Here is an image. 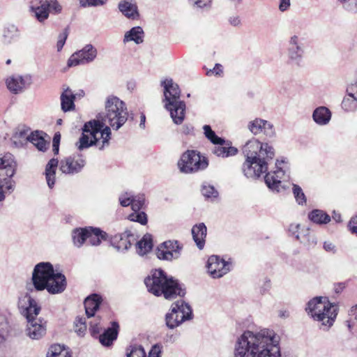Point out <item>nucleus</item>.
Wrapping results in <instances>:
<instances>
[{"label": "nucleus", "instance_id": "obj_1", "mask_svg": "<svg viewBox=\"0 0 357 357\" xmlns=\"http://www.w3.org/2000/svg\"><path fill=\"white\" fill-rule=\"evenodd\" d=\"M279 342L272 330L245 331L234 343L233 357H282Z\"/></svg>", "mask_w": 357, "mask_h": 357}, {"label": "nucleus", "instance_id": "obj_2", "mask_svg": "<svg viewBox=\"0 0 357 357\" xmlns=\"http://www.w3.org/2000/svg\"><path fill=\"white\" fill-rule=\"evenodd\" d=\"M242 151L245 157L242 171L248 178L257 179L266 173L268 165L275 156V151L272 145L261 142L255 138L248 141Z\"/></svg>", "mask_w": 357, "mask_h": 357}, {"label": "nucleus", "instance_id": "obj_3", "mask_svg": "<svg viewBox=\"0 0 357 357\" xmlns=\"http://www.w3.org/2000/svg\"><path fill=\"white\" fill-rule=\"evenodd\" d=\"M31 283L36 291L47 290L50 294L62 293L66 288L65 275L54 271L50 262L37 264L32 272Z\"/></svg>", "mask_w": 357, "mask_h": 357}, {"label": "nucleus", "instance_id": "obj_4", "mask_svg": "<svg viewBox=\"0 0 357 357\" xmlns=\"http://www.w3.org/2000/svg\"><path fill=\"white\" fill-rule=\"evenodd\" d=\"M149 292L156 296H163L165 298L172 300L177 296L183 297L185 289L177 280L168 277L162 269H155L151 275L144 280Z\"/></svg>", "mask_w": 357, "mask_h": 357}, {"label": "nucleus", "instance_id": "obj_5", "mask_svg": "<svg viewBox=\"0 0 357 357\" xmlns=\"http://www.w3.org/2000/svg\"><path fill=\"white\" fill-rule=\"evenodd\" d=\"M110 139V128L99 119L91 120L84 123L76 146L78 150L82 151L96 145L99 150H103L109 146Z\"/></svg>", "mask_w": 357, "mask_h": 357}, {"label": "nucleus", "instance_id": "obj_6", "mask_svg": "<svg viewBox=\"0 0 357 357\" xmlns=\"http://www.w3.org/2000/svg\"><path fill=\"white\" fill-rule=\"evenodd\" d=\"M18 308L27 320L26 335L33 340L41 338L46 333V322L36 318L40 311L37 302L25 294L19 298Z\"/></svg>", "mask_w": 357, "mask_h": 357}, {"label": "nucleus", "instance_id": "obj_7", "mask_svg": "<svg viewBox=\"0 0 357 357\" xmlns=\"http://www.w3.org/2000/svg\"><path fill=\"white\" fill-rule=\"evenodd\" d=\"M305 311L314 321L320 324L321 330L326 331L335 322L337 306L330 303L326 297H314L307 302Z\"/></svg>", "mask_w": 357, "mask_h": 357}, {"label": "nucleus", "instance_id": "obj_8", "mask_svg": "<svg viewBox=\"0 0 357 357\" xmlns=\"http://www.w3.org/2000/svg\"><path fill=\"white\" fill-rule=\"evenodd\" d=\"M86 165L84 157L79 153L67 156L59 162L57 159L52 158L47 164L45 167V178L47 185L52 188L56 180V171L59 166L61 172L65 174L75 175L83 169Z\"/></svg>", "mask_w": 357, "mask_h": 357}, {"label": "nucleus", "instance_id": "obj_9", "mask_svg": "<svg viewBox=\"0 0 357 357\" xmlns=\"http://www.w3.org/2000/svg\"><path fill=\"white\" fill-rule=\"evenodd\" d=\"M161 84L164 88L165 107L169 112L173 122L181 125L185 119L186 106L181 100L179 86L171 78L165 79Z\"/></svg>", "mask_w": 357, "mask_h": 357}, {"label": "nucleus", "instance_id": "obj_10", "mask_svg": "<svg viewBox=\"0 0 357 357\" xmlns=\"http://www.w3.org/2000/svg\"><path fill=\"white\" fill-rule=\"evenodd\" d=\"M98 119L108 123L112 129L118 130L128 119V112L123 101L118 97L110 96L105 102V114H99Z\"/></svg>", "mask_w": 357, "mask_h": 357}, {"label": "nucleus", "instance_id": "obj_11", "mask_svg": "<svg viewBox=\"0 0 357 357\" xmlns=\"http://www.w3.org/2000/svg\"><path fill=\"white\" fill-rule=\"evenodd\" d=\"M16 163L13 155L7 153L0 156V202L10 194L14 188L12 177L15 172Z\"/></svg>", "mask_w": 357, "mask_h": 357}, {"label": "nucleus", "instance_id": "obj_12", "mask_svg": "<svg viewBox=\"0 0 357 357\" xmlns=\"http://www.w3.org/2000/svg\"><path fill=\"white\" fill-rule=\"evenodd\" d=\"M192 319V311L190 306L181 300L172 303L169 312L165 315V323L169 328L174 329Z\"/></svg>", "mask_w": 357, "mask_h": 357}, {"label": "nucleus", "instance_id": "obj_13", "mask_svg": "<svg viewBox=\"0 0 357 357\" xmlns=\"http://www.w3.org/2000/svg\"><path fill=\"white\" fill-rule=\"evenodd\" d=\"M208 165L205 157H202L199 152L188 150L183 153L178 162L180 171L185 174H192L206 169Z\"/></svg>", "mask_w": 357, "mask_h": 357}, {"label": "nucleus", "instance_id": "obj_14", "mask_svg": "<svg viewBox=\"0 0 357 357\" xmlns=\"http://www.w3.org/2000/svg\"><path fill=\"white\" fill-rule=\"evenodd\" d=\"M289 167L288 161L284 158L277 159L275 170L266 173L264 181L267 187L273 192H279L281 189L282 180L289 178Z\"/></svg>", "mask_w": 357, "mask_h": 357}, {"label": "nucleus", "instance_id": "obj_15", "mask_svg": "<svg viewBox=\"0 0 357 357\" xmlns=\"http://www.w3.org/2000/svg\"><path fill=\"white\" fill-rule=\"evenodd\" d=\"M98 50L91 44H86L80 50L73 53L68 60V66L73 67L80 64L92 63L97 57Z\"/></svg>", "mask_w": 357, "mask_h": 357}, {"label": "nucleus", "instance_id": "obj_16", "mask_svg": "<svg viewBox=\"0 0 357 357\" xmlns=\"http://www.w3.org/2000/svg\"><path fill=\"white\" fill-rule=\"evenodd\" d=\"M183 246L178 241H166L162 243L156 250V256L159 259L172 261L181 256Z\"/></svg>", "mask_w": 357, "mask_h": 357}, {"label": "nucleus", "instance_id": "obj_17", "mask_svg": "<svg viewBox=\"0 0 357 357\" xmlns=\"http://www.w3.org/2000/svg\"><path fill=\"white\" fill-rule=\"evenodd\" d=\"M206 268L210 276L217 279L228 273L231 271V264L219 256L211 255L208 259Z\"/></svg>", "mask_w": 357, "mask_h": 357}, {"label": "nucleus", "instance_id": "obj_18", "mask_svg": "<svg viewBox=\"0 0 357 357\" xmlns=\"http://www.w3.org/2000/svg\"><path fill=\"white\" fill-rule=\"evenodd\" d=\"M288 59L290 62L299 65L305 54V46L303 39L297 35L290 37L287 49Z\"/></svg>", "mask_w": 357, "mask_h": 357}, {"label": "nucleus", "instance_id": "obj_19", "mask_svg": "<svg viewBox=\"0 0 357 357\" xmlns=\"http://www.w3.org/2000/svg\"><path fill=\"white\" fill-rule=\"evenodd\" d=\"M32 84V77L29 75H13L6 79V84L8 91L13 94L22 93L24 89Z\"/></svg>", "mask_w": 357, "mask_h": 357}, {"label": "nucleus", "instance_id": "obj_20", "mask_svg": "<svg viewBox=\"0 0 357 357\" xmlns=\"http://www.w3.org/2000/svg\"><path fill=\"white\" fill-rule=\"evenodd\" d=\"M248 129L255 135L264 133L266 137L272 138L275 136L274 126L270 121L256 118L248 124Z\"/></svg>", "mask_w": 357, "mask_h": 357}, {"label": "nucleus", "instance_id": "obj_21", "mask_svg": "<svg viewBox=\"0 0 357 357\" xmlns=\"http://www.w3.org/2000/svg\"><path fill=\"white\" fill-rule=\"evenodd\" d=\"M341 107L347 112L357 109V81L347 88V96L343 98Z\"/></svg>", "mask_w": 357, "mask_h": 357}, {"label": "nucleus", "instance_id": "obj_22", "mask_svg": "<svg viewBox=\"0 0 357 357\" xmlns=\"http://www.w3.org/2000/svg\"><path fill=\"white\" fill-rule=\"evenodd\" d=\"M20 36V31L17 26L14 24H6L2 29L1 41L3 45H8L15 43Z\"/></svg>", "mask_w": 357, "mask_h": 357}, {"label": "nucleus", "instance_id": "obj_23", "mask_svg": "<svg viewBox=\"0 0 357 357\" xmlns=\"http://www.w3.org/2000/svg\"><path fill=\"white\" fill-rule=\"evenodd\" d=\"M214 145L212 153L218 157L228 158L235 155L238 153V149L231 146V143L224 139L223 142L215 143Z\"/></svg>", "mask_w": 357, "mask_h": 357}, {"label": "nucleus", "instance_id": "obj_24", "mask_svg": "<svg viewBox=\"0 0 357 357\" xmlns=\"http://www.w3.org/2000/svg\"><path fill=\"white\" fill-rule=\"evenodd\" d=\"M119 325L116 321H112L111 326L105 329L102 334L99 335L100 342L106 347L110 346L117 338Z\"/></svg>", "mask_w": 357, "mask_h": 357}, {"label": "nucleus", "instance_id": "obj_25", "mask_svg": "<svg viewBox=\"0 0 357 357\" xmlns=\"http://www.w3.org/2000/svg\"><path fill=\"white\" fill-rule=\"evenodd\" d=\"M192 235L194 241L199 250L204 248L205 238L206 237L207 229L204 223L201 222L195 225L192 228Z\"/></svg>", "mask_w": 357, "mask_h": 357}, {"label": "nucleus", "instance_id": "obj_26", "mask_svg": "<svg viewBox=\"0 0 357 357\" xmlns=\"http://www.w3.org/2000/svg\"><path fill=\"white\" fill-rule=\"evenodd\" d=\"M102 302L100 296L94 294L88 296L84 301L86 314L89 318L95 315L96 312L99 309Z\"/></svg>", "mask_w": 357, "mask_h": 357}, {"label": "nucleus", "instance_id": "obj_27", "mask_svg": "<svg viewBox=\"0 0 357 357\" xmlns=\"http://www.w3.org/2000/svg\"><path fill=\"white\" fill-rule=\"evenodd\" d=\"M144 32L141 26H137L132 27L125 33L123 42L126 44L132 41L135 44L139 45L144 42Z\"/></svg>", "mask_w": 357, "mask_h": 357}, {"label": "nucleus", "instance_id": "obj_28", "mask_svg": "<svg viewBox=\"0 0 357 357\" xmlns=\"http://www.w3.org/2000/svg\"><path fill=\"white\" fill-rule=\"evenodd\" d=\"M119 9L127 18L137 20L139 18L137 6L128 0H124L119 3Z\"/></svg>", "mask_w": 357, "mask_h": 357}, {"label": "nucleus", "instance_id": "obj_29", "mask_svg": "<svg viewBox=\"0 0 357 357\" xmlns=\"http://www.w3.org/2000/svg\"><path fill=\"white\" fill-rule=\"evenodd\" d=\"M331 112L326 107L321 106L316 108L312 114V119L319 126L327 125L331 119Z\"/></svg>", "mask_w": 357, "mask_h": 357}, {"label": "nucleus", "instance_id": "obj_30", "mask_svg": "<svg viewBox=\"0 0 357 357\" xmlns=\"http://www.w3.org/2000/svg\"><path fill=\"white\" fill-rule=\"evenodd\" d=\"M130 236H132L130 232L126 231L112 236L110 240L117 250H128L132 244L130 241L128 240V237Z\"/></svg>", "mask_w": 357, "mask_h": 357}, {"label": "nucleus", "instance_id": "obj_31", "mask_svg": "<svg viewBox=\"0 0 357 357\" xmlns=\"http://www.w3.org/2000/svg\"><path fill=\"white\" fill-rule=\"evenodd\" d=\"M87 240L93 246L99 245L102 240H106L108 234L99 228L89 227Z\"/></svg>", "mask_w": 357, "mask_h": 357}, {"label": "nucleus", "instance_id": "obj_32", "mask_svg": "<svg viewBox=\"0 0 357 357\" xmlns=\"http://www.w3.org/2000/svg\"><path fill=\"white\" fill-rule=\"evenodd\" d=\"M31 131L30 130V128L25 126H19L13 136V140L14 144L16 146H22L26 142H28L29 138L30 137Z\"/></svg>", "mask_w": 357, "mask_h": 357}, {"label": "nucleus", "instance_id": "obj_33", "mask_svg": "<svg viewBox=\"0 0 357 357\" xmlns=\"http://www.w3.org/2000/svg\"><path fill=\"white\" fill-rule=\"evenodd\" d=\"M75 99V94L71 89L67 88L61 95V109L65 112L74 109Z\"/></svg>", "mask_w": 357, "mask_h": 357}, {"label": "nucleus", "instance_id": "obj_34", "mask_svg": "<svg viewBox=\"0 0 357 357\" xmlns=\"http://www.w3.org/2000/svg\"><path fill=\"white\" fill-rule=\"evenodd\" d=\"M308 218L312 222L318 225L327 224L331 221V217L326 212L319 209H314L308 214Z\"/></svg>", "mask_w": 357, "mask_h": 357}, {"label": "nucleus", "instance_id": "obj_35", "mask_svg": "<svg viewBox=\"0 0 357 357\" xmlns=\"http://www.w3.org/2000/svg\"><path fill=\"white\" fill-rule=\"evenodd\" d=\"M88 230L89 227L77 228L73 230V242L76 247L80 248L87 240V234L89 235Z\"/></svg>", "mask_w": 357, "mask_h": 357}, {"label": "nucleus", "instance_id": "obj_36", "mask_svg": "<svg viewBox=\"0 0 357 357\" xmlns=\"http://www.w3.org/2000/svg\"><path fill=\"white\" fill-rule=\"evenodd\" d=\"M153 241L151 235L145 234L143 238L137 243V252L140 255H144L151 250Z\"/></svg>", "mask_w": 357, "mask_h": 357}, {"label": "nucleus", "instance_id": "obj_37", "mask_svg": "<svg viewBox=\"0 0 357 357\" xmlns=\"http://www.w3.org/2000/svg\"><path fill=\"white\" fill-rule=\"evenodd\" d=\"M40 5L38 6H31V10L34 13L36 18L40 22H43L46 20L49 17V10L47 7V4L45 1H40Z\"/></svg>", "mask_w": 357, "mask_h": 357}, {"label": "nucleus", "instance_id": "obj_38", "mask_svg": "<svg viewBox=\"0 0 357 357\" xmlns=\"http://www.w3.org/2000/svg\"><path fill=\"white\" fill-rule=\"evenodd\" d=\"M47 357H70V354L64 345L56 344L50 347Z\"/></svg>", "mask_w": 357, "mask_h": 357}, {"label": "nucleus", "instance_id": "obj_39", "mask_svg": "<svg viewBox=\"0 0 357 357\" xmlns=\"http://www.w3.org/2000/svg\"><path fill=\"white\" fill-rule=\"evenodd\" d=\"M28 142L32 143L40 151L47 149V144L38 131L31 132Z\"/></svg>", "mask_w": 357, "mask_h": 357}, {"label": "nucleus", "instance_id": "obj_40", "mask_svg": "<svg viewBox=\"0 0 357 357\" xmlns=\"http://www.w3.org/2000/svg\"><path fill=\"white\" fill-rule=\"evenodd\" d=\"M201 191L202 195L206 199H211V201L218 198L219 195L218 190L214 188V186L208 183H204L202 185Z\"/></svg>", "mask_w": 357, "mask_h": 357}, {"label": "nucleus", "instance_id": "obj_41", "mask_svg": "<svg viewBox=\"0 0 357 357\" xmlns=\"http://www.w3.org/2000/svg\"><path fill=\"white\" fill-rule=\"evenodd\" d=\"M86 328L85 318L77 317L74 322V330L77 335L84 337L86 334Z\"/></svg>", "mask_w": 357, "mask_h": 357}, {"label": "nucleus", "instance_id": "obj_42", "mask_svg": "<svg viewBox=\"0 0 357 357\" xmlns=\"http://www.w3.org/2000/svg\"><path fill=\"white\" fill-rule=\"evenodd\" d=\"M126 357H146V354L142 346L135 344L127 349Z\"/></svg>", "mask_w": 357, "mask_h": 357}, {"label": "nucleus", "instance_id": "obj_43", "mask_svg": "<svg viewBox=\"0 0 357 357\" xmlns=\"http://www.w3.org/2000/svg\"><path fill=\"white\" fill-rule=\"evenodd\" d=\"M292 192L298 204L303 206L306 204V197L302 188L299 185L293 184Z\"/></svg>", "mask_w": 357, "mask_h": 357}, {"label": "nucleus", "instance_id": "obj_44", "mask_svg": "<svg viewBox=\"0 0 357 357\" xmlns=\"http://www.w3.org/2000/svg\"><path fill=\"white\" fill-rule=\"evenodd\" d=\"M205 137L213 144L223 142V138L218 137L215 132L211 129L208 125H205L203 127Z\"/></svg>", "mask_w": 357, "mask_h": 357}, {"label": "nucleus", "instance_id": "obj_45", "mask_svg": "<svg viewBox=\"0 0 357 357\" xmlns=\"http://www.w3.org/2000/svg\"><path fill=\"white\" fill-rule=\"evenodd\" d=\"M301 225L300 224H291L289 227V232L291 236L296 237V238L300 241L301 243H305V235H303V230L300 231Z\"/></svg>", "mask_w": 357, "mask_h": 357}, {"label": "nucleus", "instance_id": "obj_46", "mask_svg": "<svg viewBox=\"0 0 357 357\" xmlns=\"http://www.w3.org/2000/svg\"><path fill=\"white\" fill-rule=\"evenodd\" d=\"M339 1L345 11L350 14H357V0H341Z\"/></svg>", "mask_w": 357, "mask_h": 357}, {"label": "nucleus", "instance_id": "obj_47", "mask_svg": "<svg viewBox=\"0 0 357 357\" xmlns=\"http://www.w3.org/2000/svg\"><path fill=\"white\" fill-rule=\"evenodd\" d=\"M130 221L137 222L142 225H146L147 222L146 214L143 211H133L128 216Z\"/></svg>", "mask_w": 357, "mask_h": 357}, {"label": "nucleus", "instance_id": "obj_48", "mask_svg": "<svg viewBox=\"0 0 357 357\" xmlns=\"http://www.w3.org/2000/svg\"><path fill=\"white\" fill-rule=\"evenodd\" d=\"M131 208L133 211H139L144 205L145 198L144 195H137L131 197Z\"/></svg>", "mask_w": 357, "mask_h": 357}, {"label": "nucleus", "instance_id": "obj_49", "mask_svg": "<svg viewBox=\"0 0 357 357\" xmlns=\"http://www.w3.org/2000/svg\"><path fill=\"white\" fill-rule=\"evenodd\" d=\"M349 317V319L346 321V324L349 329L351 330L357 323V304L350 309Z\"/></svg>", "mask_w": 357, "mask_h": 357}, {"label": "nucleus", "instance_id": "obj_50", "mask_svg": "<svg viewBox=\"0 0 357 357\" xmlns=\"http://www.w3.org/2000/svg\"><path fill=\"white\" fill-rule=\"evenodd\" d=\"M45 3L47 4L49 13L51 11L54 14H59L62 10V6L56 0H46Z\"/></svg>", "mask_w": 357, "mask_h": 357}, {"label": "nucleus", "instance_id": "obj_51", "mask_svg": "<svg viewBox=\"0 0 357 357\" xmlns=\"http://www.w3.org/2000/svg\"><path fill=\"white\" fill-rule=\"evenodd\" d=\"M8 332V324L3 316L0 315V344L6 340V334Z\"/></svg>", "mask_w": 357, "mask_h": 357}, {"label": "nucleus", "instance_id": "obj_52", "mask_svg": "<svg viewBox=\"0 0 357 357\" xmlns=\"http://www.w3.org/2000/svg\"><path fill=\"white\" fill-rule=\"evenodd\" d=\"M303 235H305V243H303V244L309 246L313 247L317 245V238L314 236H311L310 234V231L308 229H303Z\"/></svg>", "mask_w": 357, "mask_h": 357}, {"label": "nucleus", "instance_id": "obj_53", "mask_svg": "<svg viewBox=\"0 0 357 357\" xmlns=\"http://www.w3.org/2000/svg\"><path fill=\"white\" fill-rule=\"evenodd\" d=\"M68 36V31L67 29H65L59 35L56 43V49L58 52H60L62 50L63 45H65Z\"/></svg>", "mask_w": 357, "mask_h": 357}, {"label": "nucleus", "instance_id": "obj_54", "mask_svg": "<svg viewBox=\"0 0 357 357\" xmlns=\"http://www.w3.org/2000/svg\"><path fill=\"white\" fill-rule=\"evenodd\" d=\"M107 0H79L82 7L98 6L105 3Z\"/></svg>", "mask_w": 357, "mask_h": 357}, {"label": "nucleus", "instance_id": "obj_55", "mask_svg": "<svg viewBox=\"0 0 357 357\" xmlns=\"http://www.w3.org/2000/svg\"><path fill=\"white\" fill-rule=\"evenodd\" d=\"M99 321H94L90 323L89 331L93 337H96L101 331V328L99 326Z\"/></svg>", "mask_w": 357, "mask_h": 357}, {"label": "nucleus", "instance_id": "obj_56", "mask_svg": "<svg viewBox=\"0 0 357 357\" xmlns=\"http://www.w3.org/2000/svg\"><path fill=\"white\" fill-rule=\"evenodd\" d=\"M323 248L327 252L335 255L337 252V247L331 241H325L323 245Z\"/></svg>", "mask_w": 357, "mask_h": 357}, {"label": "nucleus", "instance_id": "obj_57", "mask_svg": "<svg viewBox=\"0 0 357 357\" xmlns=\"http://www.w3.org/2000/svg\"><path fill=\"white\" fill-rule=\"evenodd\" d=\"M132 196L130 195L128 193L126 192L125 194L121 195L119 197V202L122 206H130L132 201H131Z\"/></svg>", "mask_w": 357, "mask_h": 357}, {"label": "nucleus", "instance_id": "obj_58", "mask_svg": "<svg viewBox=\"0 0 357 357\" xmlns=\"http://www.w3.org/2000/svg\"><path fill=\"white\" fill-rule=\"evenodd\" d=\"M162 347L159 344H155L151 347L149 353V357H161Z\"/></svg>", "mask_w": 357, "mask_h": 357}, {"label": "nucleus", "instance_id": "obj_59", "mask_svg": "<svg viewBox=\"0 0 357 357\" xmlns=\"http://www.w3.org/2000/svg\"><path fill=\"white\" fill-rule=\"evenodd\" d=\"M222 66L219 63H216L213 69H211L208 71H207L206 75L210 76L212 74H214L215 75L220 76L222 74Z\"/></svg>", "mask_w": 357, "mask_h": 357}, {"label": "nucleus", "instance_id": "obj_60", "mask_svg": "<svg viewBox=\"0 0 357 357\" xmlns=\"http://www.w3.org/2000/svg\"><path fill=\"white\" fill-rule=\"evenodd\" d=\"M229 24L233 26H241V20L238 15H232L230 16L228 19Z\"/></svg>", "mask_w": 357, "mask_h": 357}, {"label": "nucleus", "instance_id": "obj_61", "mask_svg": "<svg viewBox=\"0 0 357 357\" xmlns=\"http://www.w3.org/2000/svg\"><path fill=\"white\" fill-rule=\"evenodd\" d=\"M349 227L352 234L357 235V215L351 219L349 223Z\"/></svg>", "mask_w": 357, "mask_h": 357}, {"label": "nucleus", "instance_id": "obj_62", "mask_svg": "<svg viewBox=\"0 0 357 357\" xmlns=\"http://www.w3.org/2000/svg\"><path fill=\"white\" fill-rule=\"evenodd\" d=\"M181 132L186 135H194V127L190 124H185L182 126Z\"/></svg>", "mask_w": 357, "mask_h": 357}, {"label": "nucleus", "instance_id": "obj_63", "mask_svg": "<svg viewBox=\"0 0 357 357\" xmlns=\"http://www.w3.org/2000/svg\"><path fill=\"white\" fill-rule=\"evenodd\" d=\"M290 6V0H280L279 4V9L280 11L284 12L287 10Z\"/></svg>", "mask_w": 357, "mask_h": 357}, {"label": "nucleus", "instance_id": "obj_64", "mask_svg": "<svg viewBox=\"0 0 357 357\" xmlns=\"http://www.w3.org/2000/svg\"><path fill=\"white\" fill-rule=\"evenodd\" d=\"M191 1L199 8H203L207 6L211 0H191Z\"/></svg>", "mask_w": 357, "mask_h": 357}]
</instances>
